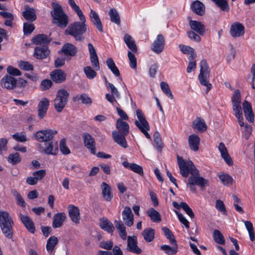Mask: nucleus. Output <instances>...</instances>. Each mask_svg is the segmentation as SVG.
Returning a JSON list of instances; mask_svg holds the SVG:
<instances>
[{"label":"nucleus","mask_w":255,"mask_h":255,"mask_svg":"<svg viewBox=\"0 0 255 255\" xmlns=\"http://www.w3.org/2000/svg\"><path fill=\"white\" fill-rule=\"evenodd\" d=\"M127 134H124L114 130L112 132V136L114 140L121 146L126 148L128 146L125 136Z\"/></svg>","instance_id":"obj_21"},{"label":"nucleus","mask_w":255,"mask_h":255,"mask_svg":"<svg viewBox=\"0 0 255 255\" xmlns=\"http://www.w3.org/2000/svg\"><path fill=\"white\" fill-rule=\"evenodd\" d=\"M12 138L16 141L21 142H24L27 141L26 135L22 132H17L12 135Z\"/></svg>","instance_id":"obj_60"},{"label":"nucleus","mask_w":255,"mask_h":255,"mask_svg":"<svg viewBox=\"0 0 255 255\" xmlns=\"http://www.w3.org/2000/svg\"><path fill=\"white\" fill-rule=\"evenodd\" d=\"M192 127L195 130L203 132L207 130V127L203 119L197 118L193 122Z\"/></svg>","instance_id":"obj_29"},{"label":"nucleus","mask_w":255,"mask_h":255,"mask_svg":"<svg viewBox=\"0 0 255 255\" xmlns=\"http://www.w3.org/2000/svg\"><path fill=\"white\" fill-rule=\"evenodd\" d=\"M20 219L24 225L27 230L31 233H34L35 231V228L32 220L27 215H24L20 214L19 215Z\"/></svg>","instance_id":"obj_23"},{"label":"nucleus","mask_w":255,"mask_h":255,"mask_svg":"<svg viewBox=\"0 0 255 255\" xmlns=\"http://www.w3.org/2000/svg\"><path fill=\"white\" fill-rule=\"evenodd\" d=\"M115 223L116 227L119 231L120 237L124 240H126L127 238V232L124 223L121 221H116Z\"/></svg>","instance_id":"obj_41"},{"label":"nucleus","mask_w":255,"mask_h":255,"mask_svg":"<svg viewBox=\"0 0 255 255\" xmlns=\"http://www.w3.org/2000/svg\"><path fill=\"white\" fill-rule=\"evenodd\" d=\"M244 223L246 228L249 232L250 240L253 242L255 239L253 224L248 221H245Z\"/></svg>","instance_id":"obj_53"},{"label":"nucleus","mask_w":255,"mask_h":255,"mask_svg":"<svg viewBox=\"0 0 255 255\" xmlns=\"http://www.w3.org/2000/svg\"><path fill=\"white\" fill-rule=\"evenodd\" d=\"M66 139L63 138L60 140L59 148L61 152L64 155L68 154L70 153V150L66 145Z\"/></svg>","instance_id":"obj_56"},{"label":"nucleus","mask_w":255,"mask_h":255,"mask_svg":"<svg viewBox=\"0 0 255 255\" xmlns=\"http://www.w3.org/2000/svg\"><path fill=\"white\" fill-rule=\"evenodd\" d=\"M106 63L108 68L111 70V71L115 74L116 76L119 77L120 76V71L112 58H108L106 61Z\"/></svg>","instance_id":"obj_46"},{"label":"nucleus","mask_w":255,"mask_h":255,"mask_svg":"<svg viewBox=\"0 0 255 255\" xmlns=\"http://www.w3.org/2000/svg\"><path fill=\"white\" fill-rule=\"evenodd\" d=\"M66 219L65 213H57L54 215L53 218L52 227L54 228H60L62 226Z\"/></svg>","instance_id":"obj_34"},{"label":"nucleus","mask_w":255,"mask_h":255,"mask_svg":"<svg viewBox=\"0 0 255 255\" xmlns=\"http://www.w3.org/2000/svg\"><path fill=\"white\" fill-rule=\"evenodd\" d=\"M189 25L193 30L200 35H203L205 32V26L200 21L191 20Z\"/></svg>","instance_id":"obj_30"},{"label":"nucleus","mask_w":255,"mask_h":255,"mask_svg":"<svg viewBox=\"0 0 255 255\" xmlns=\"http://www.w3.org/2000/svg\"><path fill=\"white\" fill-rule=\"evenodd\" d=\"M50 51L46 46L36 47L33 53L34 57L37 59H43L48 57Z\"/></svg>","instance_id":"obj_19"},{"label":"nucleus","mask_w":255,"mask_h":255,"mask_svg":"<svg viewBox=\"0 0 255 255\" xmlns=\"http://www.w3.org/2000/svg\"><path fill=\"white\" fill-rule=\"evenodd\" d=\"M116 128L118 129V132L124 134H128L129 133V125L125 122H124L122 119H118L116 123Z\"/></svg>","instance_id":"obj_35"},{"label":"nucleus","mask_w":255,"mask_h":255,"mask_svg":"<svg viewBox=\"0 0 255 255\" xmlns=\"http://www.w3.org/2000/svg\"><path fill=\"white\" fill-rule=\"evenodd\" d=\"M177 163L180 169V172L184 177H187L190 174L188 179L187 184L196 185L204 190L205 186L208 185V181L202 177L200 176L198 170L193 163L190 161H186L182 157L177 156Z\"/></svg>","instance_id":"obj_1"},{"label":"nucleus","mask_w":255,"mask_h":255,"mask_svg":"<svg viewBox=\"0 0 255 255\" xmlns=\"http://www.w3.org/2000/svg\"><path fill=\"white\" fill-rule=\"evenodd\" d=\"M78 16L81 22L77 21L70 24L65 30V33L72 36L76 41H82L85 39L83 34L86 32L87 27L84 14H81Z\"/></svg>","instance_id":"obj_2"},{"label":"nucleus","mask_w":255,"mask_h":255,"mask_svg":"<svg viewBox=\"0 0 255 255\" xmlns=\"http://www.w3.org/2000/svg\"><path fill=\"white\" fill-rule=\"evenodd\" d=\"M200 137L195 134H192L189 136L188 142L190 148L193 151H197L199 149L200 143Z\"/></svg>","instance_id":"obj_33"},{"label":"nucleus","mask_w":255,"mask_h":255,"mask_svg":"<svg viewBox=\"0 0 255 255\" xmlns=\"http://www.w3.org/2000/svg\"><path fill=\"white\" fill-rule=\"evenodd\" d=\"M171 245L173 246L172 247L168 245H163L160 247V249L168 255H175L177 252L178 247L177 243Z\"/></svg>","instance_id":"obj_45"},{"label":"nucleus","mask_w":255,"mask_h":255,"mask_svg":"<svg viewBox=\"0 0 255 255\" xmlns=\"http://www.w3.org/2000/svg\"><path fill=\"white\" fill-rule=\"evenodd\" d=\"M51 79L57 83H61L64 82L66 77V73L61 69H56L50 73Z\"/></svg>","instance_id":"obj_22"},{"label":"nucleus","mask_w":255,"mask_h":255,"mask_svg":"<svg viewBox=\"0 0 255 255\" xmlns=\"http://www.w3.org/2000/svg\"><path fill=\"white\" fill-rule=\"evenodd\" d=\"M91 64L95 70H99L100 67L96 50L91 43L88 44Z\"/></svg>","instance_id":"obj_13"},{"label":"nucleus","mask_w":255,"mask_h":255,"mask_svg":"<svg viewBox=\"0 0 255 255\" xmlns=\"http://www.w3.org/2000/svg\"><path fill=\"white\" fill-rule=\"evenodd\" d=\"M7 160L8 162L13 165L18 164L21 161L20 154L18 152L13 154H10L8 157Z\"/></svg>","instance_id":"obj_52"},{"label":"nucleus","mask_w":255,"mask_h":255,"mask_svg":"<svg viewBox=\"0 0 255 255\" xmlns=\"http://www.w3.org/2000/svg\"><path fill=\"white\" fill-rule=\"evenodd\" d=\"M35 29L33 24L29 22H25L23 24V33L24 35H28L33 32Z\"/></svg>","instance_id":"obj_58"},{"label":"nucleus","mask_w":255,"mask_h":255,"mask_svg":"<svg viewBox=\"0 0 255 255\" xmlns=\"http://www.w3.org/2000/svg\"><path fill=\"white\" fill-rule=\"evenodd\" d=\"M109 15L112 22L118 25L120 24L121 20L120 15L116 9L111 8L109 11Z\"/></svg>","instance_id":"obj_48"},{"label":"nucleus","mask_w":255,"mask_h":255,"mask_svg":"<svg viewBox=\"0 0 255 255\" xmlns=\"http://www.w3.org/2000/svg\"><path fill=\"white\" fill-rule=\"evenodd\" d=\"M244 32L245 27L242 24L239 22H235L231 26L230 34L233 37H240L243 35Z\"/></svg>","instance_id":"obj_18"},{"label":"nucleus","mask_w":255,"mask_h":255,"mask_svg":"<svg viewBox=\"0 0 255 255\" xmlns=\"http://www.w3.org/2000/svg\"><path fill=\"white\" fill-rule=\"evenodd\" d=\"M191 7L193 12L198 15H202L205 12V5L199 0L193 1L191 5Z\"/></svg>","instance_id":"obj_31"},{"label":"nucleus","mask_w":255,"mask_h":255,"mask_svg":"<svg viewBox=\"0 0 255 255\" xmlns=\"http://www.w3.org/2000/svg\"><path fill=\"white\" fill-rule=\"evenodd\" d=\"M84 71L87 77L90 79H92L97 75L95 69L94 70L91 66H86L84 68Z\"/></svg>","instance_id":"obj_55"},{"label":"nucleus","mask_w":255,"mask_h":255,"mask_svg":"<svg viewBox=\"0 0 255 255\" xmlns=\"http://www.w3.org/2000/svg\"><path fill=\"white\" fill-rule=\"evenodd\" d=\"M162 230L164 233V235L169 241L171 244H176V241L175 239L174 236L172 232L167 227H163Z\"/></svg>","instance_id":"obj_49"},{"label":"nucleus","mask_w":255,"mask_h":255,"mask_svg":"<svg viewBox=\"0 0 255 255\" xmlns=\"http://www.w3.org/2000/svg\"><path fill=\"white\" fill-rule=\"evenodd\" d=\"M90 17L93 24L101 32L103 31V25L98 14L93 9H91Z\"/></svg>","instance_id":"obj_36"},{"label":"nucleus","mask_w":255,"mask_h":255,"mask_svg":"<svg viewBox=\"0 0 255 255\" xmlns=\"http://www.w3.org/2000/svg\"><path fill=\"white\" fill-rule=\"evenodd\" d=\"M80 100L83 104H91L92 103L91 99L85 94L77 95L73 98L74 102H79Z\"/></svg>","instance_id":"obj_43"},{"label":"nucleus","mask_w":255,"mask_h":255,"mask_svg":"<svg viewBox=\"0 0 255 255\" xmlns=\"http://www.w3.org/2000/svg\"><path fill=\"white\" fill-rule=\"evenodd\" d=\"M160 86L162 91L166 94V95L170 99H173V96L168 85L164 82H162L160 83Z\"/></svg>","instance_id":"obj_54"},{"label":"nucleus","mask_w":255,"mask_h":255,"mask_svg":"<svg viewBox=\"0 0 255 255\" xmlns=\"http://www.w3.org/2000/svg\"><path fill=\"white\" fill-rule=\"evenodd\" d=\"M241 101L240 92L239 90H236L232 98L233 105H241Z\"/></svg>","instance_id":"obj_59"},{"label":"nucleus","mask_w":255,"mask_h":255,"mask_svg":"<svg viewBox=\"0 0 255 255\" xmlns=\"http://www.w3.org/2000/svg\"><path fill=\"white\" fill-rule=\"evenodd\" d=\"M128 55L129 60L130 66L133 69H135L136 68V58L135 55L130 51L128 52Z\"/></svg>","instance_id":"obj_62"},{"label":"nucleus","mask_w":255,"mask_h":255,"mask_svg":"<svg viewBox=\"0 0 255 255\" xmlns=\"http://www.w3.org/2000/svg\"><path fill=\"white\" fill-rule=\"evenodd\" d=\"M85 146L93 154H96L95 141L94 137L88 133H84L82 136Z\"/></svg>","instance_id":"obj_12"},{"label":"nucleus","mask_w":255,"mask_h":255,"mask_svg":"<svg viewBox=\"0 0 255 255\" xmlns=\"http://www.w3.org/2000/svg\"><path fill=\"white\" fill-rule=\"evenodd\" d=\"M153 139L157 149L161 152L164 146V144L162 141L160 133L157 131L153 134Z\"/></svg>","instance_id":"obj_47"},{"label":"nucleus","mask_w":255,"mask_h":255,"mask_svg":"<svg viewBox=\"0 0 255 255\" xmlns=\"http://www.w3.org/2000/svg\"><path fill=\"white\" fill-rule=\"evenodd\" d=\"M69 93L68 91L62 89L59 90L56 94V97L54 100V108L58 113L62 112L68 102Z\"/></svg>","instance_id":"obj_7"},{"label":"nucleus","mask_w":255,"mask_h":255,"mask_svg":"<svg viewBox=\"0 0 255 255\" xmlns=\"http://www.w3.org/2000/svg\"><path fill=\"white\" fill-rule=\"evenodd\" d=\"M142 235L146 242H150L154 239V231L151 228H146L143 231Z\"/></svg>","instance_id":"obj_44"},{"label":"nucleus","mask_w":255,"mask_h":255,"mask_svg":"<svg viewBox=\"0 0 255 255\" xmlns=\"http://www.w3.org/2000/svg\"><path fill=\"white\" fill-rule=\"evenodd\" d=\"M179 47L180 50L184 54H190V56L188 58L189 60H193L196 57V54L194 52V49L192 47L189 46L184 45L183 44H180Z\"/></svg>","instance_id":"obj_39"},{"label":"nucleus","mask_w":255,"mask_h":255,"mask_svg":"<svg viewBox=\"0 0 255 255\" xmlns=\"http://www.w3.org/2000/svg\"><path fill=\"white\" fill-rule=\"evenodd\" d=\"M100 221V226L102 229L109 233L113 232L115 228L112 222L106 218H103Z\"/></svg>","instance_id":"obj_38"},{"label":"nucleus","mask_w":255,"mask_h":255,"mask_svg":"<svg viewBox=\"0 0 255 255\" xmlns=\"http://www.w3.org/2000/svg\"><path fill=\"white\" fill-rule=\"evenodd\" d=\"M216 208L223 214L226 215L227 211L223 202L220 200H217L216 202Z\"/></svg>","instance_id":"obj_61"},{"label":"nucleus","mask_w":255,"mask_h":255,"mask_svg":"<svg viewBox=\"0 0 255 255\" xmlns=\"http://www.w3.org/2000/svg\"><path fill=\"white\" fill-rule=\"evenodd\" d=\"M214 2L222 10L226 12L229 11L230 6L228 0H216Z\"/></svg>","instance_id":"obj_50"},{"label":"nucleus","mask_w":255,"mask_h":255,"mask_svg":"<svg viewBox=\"0 0 255 255\" xmlns=\"http://www.w3.org/2000/svg\"><path fill=\"white\" fill-rule=\"evenodd\" d=\"M46 175V170L44 169L39 170L34 172L32 175L37 181L41 180Z\"/></svg>","instance_id":"obj_64"},{"label":"nucleus","mask_w":255,"mask_h":255,"mask_svg":"<svg viewBox=\"0 0 255 255\" xmlns=\"http://www.w3.org/2000/svg\"><path fill=\"white\" fill-rule=\"evenodd\" d=\"M58 240L55 236H52L50 237L47 242L46 250L49 253H52L55 248L57 245Z\"/></svg>","instance_id":"obj_42"},{"label":"nucleus","mask_w":255,"mask_h":255,"mask_svg":"<svg viewBox=\"0 0 255 255\" xmlns=\"http://www.w3.org/2000/svg\"><path fill=\"white\" fill-rule=\"evenodd\" d=\"M147 213L150 218L151 220L153 222H160L161 221V216L159 212L153 208H149Z\"/></svg>","instance_id":"obj_40"},{"label":"nucleus","mask_w":255,"mask_h":255,"mask_svg":"<svg viewBox=\"0 0 255 255\" xmlns=\"http://www.w3.org/2000/svg\"><path fill=\"white\" fill-rule=\"evenodd\" d=\"M123 219L125 224L128 227H131L133 224V215L130 208L126 207L122 212Z\"/></svg>","instance_id":"obj_20"},{"label":"nucleus","mask_w":255,"mask_h":255,"mask_svg":"<svg viewBox=\"0 0 255 255\" xmlns=\"http://www.w3.org/2000/svg\"><path fill=\"white\" fill-rule=\"evenodd\" d=\"M49 105V101L46 98H43L38 104V116L39 119H43L46 114L48 107Z\"/></svg>","instance_id":"obj_15"},{"label":"nucleus","mask_w":255,"mask_h":255,"mask_svg":"<svg viewBox=\"0 0 255 255\" xmlns=\"http://www.w3.org/2000/svg\"><path fill=\"white\" fill-rule=\"evenodd\" d=\"M77 51V48L75 45L67 43L63 45L62 49L59 51L58 53L59 54L64 53L65 55L73 57L76 54Z\"/></svg>","instance_id":"obj_17"},{"label":"nucleus","mask_w":255,"mask_h":255,"mask_svg":"<svg viewBox=\"0 0 255 255\" xmlns=\"http://www.w3.org/2000/svg\"><path fill=\"white\" fill-rule=\"evenodd\" d=\"M101 189L102 196L104 200L107 202L111 201L113 195L110 186L106 182H103L101 184Z\"/></svg>","instance_id":"obj_25"},{"label":"nucleus","mask_w":255,"mask_h":255,"mask_svg":"<svg viewBox=\"0 0 255 255\" xmlns=\"http://www.w3.org/2000/svg\"><path fill=\"white\" fill-rule=\"evenodd\" d=\"M57 133L56 130L47 129L38 131L34 134V136L39 142L45 143L52 140Z\"/></svg>","instance_id":"obj_9"},{"label":"nucleus","mask_w":255,"mask_h":255,"mask_svg":"<svg viewBox=\"0 0 255 255\" xmlns=\"http://www.w3.org/2000/svg\"><path fill=\"white\" fill-rule=\"evenodd\" d=\"M18 66L21 69L25 71H32L33 70V66L32 65L27 61H19Z\"/></svg>","instance_id":"obj_57"},{"label":"nucleus","mask_w":255,"mask_h":255,"mask_svg":"<svg viewBox=\"0 0 255 255\" xmlns=\"http://www.w3.org/2000/svg\"><path fill=\"white\" fill-rule=\"evenodd\" d=\"M136 114L138 120L135 121V126L147 138L151 139V136L147 132L150 129V126L144 115L140 109H137L136 111Z\"/></svg>","instance_id":"obj_6"},{"label":"nucleus","mask_w":255,"mask_h":255,"mask_svg":"<svg viewBox=\"0 0 255 255\" xmlns=\"http://www.w3.org/2000/svg\"><path fill=\"white\" fill-rule=\"evenodd\" d=\"M68 209L69 216L71 220L76 224H78L80 219L79 209L73 205L69 206Z\"/></svg>","instance_id":"obj_26"},{"label":"nucleus","mask_w":255,"mask_h":255,"mask_svg":"<svg viewBox=\"0 0 255 255\" xmlns=\"http://www.w3.org/2000/svg\"><path fill=\"white\" fill-rule=\"evenodd\" d=\"M213 238L217 243L220 245H224L225 244L224 237L219 231L217 230L214 231Z\"/></svg>","instance_id":"obj_51"},{"label":"nucleus","mask_w":255,"mask_h":255,"mask_svg":"<svg viewBox=\"0 0 255 255\" xmlns=\"http://www.w3.org/2000/svg\"><path fill=\"white\" fill-rule=\"evenodd\" d=\"M127 250L128 252L139 254L141 253V250L137 246L136 237L135 236H128L127 239Z\"/></svg>","instance_id":"obj_11"},{"label":"nucleus","mask_w":255,"mask_h":255,"mask_svg":"<svg viewBox=\"0 0 255 255\" xmlns=\"http://www.w3.org/2000/svg\"><path fill=\"white\" fill-rule=\"evenodd\" d=\"M53 10L51 14L53 17L52 22L59 27L65 28L68 23V17L64 13L62 6L57 3L52 4Z\"/></svg>","instance_id":"obj_3"},{"label":"nucleus","mask_w":255,"mask_h":255,"mask_svg":"<svg viewBox=\"0 0 255 255\" xmlns=\"http://www.w3.org/2000/svg\"><path fill=\"white\" fill-rule=\"evenodd\" d=\"M219 179L224 185L231 184L232 183V178L226 174H222L219 175Z\"/></svg>","instance_id":"obj_63"},{"label":"nucleus","mask_w":255,"mask_h":255,"mask_svg":"<svg viewBox=\"0 0 255 255\" xmlns=\"http://www.w3.org/2000/svg\"><path fill=\"white\" fill-rule=\"evenodd\" d=\"M12 220L7 212L4 211L0 212V226L3 233L9 239L12 237Z\"/></svg>","instance_id":"obj_4"},{"label":"nucleus","mask_w":255,"mask_h":255,"mask_svg":"<svg viewBox=\"0 0 255 255\" xmlns=\"http://www.w3.org/2000/svg\"><path fill=\"white\" fill-rule=\"evenodd\" d=\"M108 86L111 89L112 94H107L106 95V98L109 102L113 105L115 102H117L115 97L119 98L120 97V93L113 84L109 83Z\"/></svg>","instance_id":"obj_27"},{"label":"nucleus","mask_w":255,"mask_h":255,"mask_svg":"<svg viewBox=\"0 0 255 255\" xmlns=\"http://www.w3.org/2000/svg\"><path fill=\"white\" fill-rule=\"evenodd\" d=\"M210 70L206 60L203 59L200 62V72L198 78L201 85L207 87L206 93L212 88L211 84L209 83Z\"/></svg>","instance_id":"obj_5"},{"label":"nucleus","mask_w":255,"mask_h":255,"mask_svg":"<svg viewBox=\"0 0 255 255\" xmlns=\"http://www.w3.org/2000/svg\"><path fill=\"white\" fill-rule=\"evenodd\" d=\"M218 149L220 151L222 157L224 159L226 163L231 166L233 164V161L229 155L228 150L223 142L219 143Z\"/></svg>","instance_id":"obj_24"},{"label":"nucleus","mask_w":255,"mask_h":255,"mask_svg":"<svg viewBox=\"0 0 255 255\" xmlns=\"http://www.w3.org/2000/svg\"><path fill=\"white\" fill-rule=\"evenodd\" d=\"M24 19L29 22H33L36 19V11L34 8L29 6L28 5L24 6V10L22 12Z\"/></svg>","instance_id":"obj_16"},{"label":"nucleus","mask_w":255,"mask_h":255,"mask_svg":"<svg viewBox=\"0 0 255 255\" xmlns=\"http://www.w3.org/2000/svg\"><path fill=\"white\" fill-rule=\"evenodd\" d=\"M124 40L127 46L132 52L135 53L137 52V49L135 41L130 35L126 34Z\"/></svg>","instance_id":"obj_37"},{"label":"nucleus","mask_w":255,"mask_h":255,"mask_svg":"<svg viewBox=\"0 0 255 255\" xmlns=\"http://www.w3.org/2000/svg\"><path fill=\"white\" fill-rule=\"evenodd\" d=\"M31 41L36 45L46 46L50 42V39L47 35L43 34H40L32 38Z\"/></svg>","instance_id":"obj_28"},{"label":"nucleus","mask_w":255,"mask_h":255,"mask_svg":"<svg viewBox=\"0 0 255 255\" xmlns=\"http://www.w3.org/2000/svg\"><path fill=\"white\" fill-rule=\"evenodd\" d=\"M16 82L17 81L15 78L10 75H6L1 79L0 85L3 88L11 90L16 87Z\"/></svg>","instance_id":"obj_14"},{"label":"nucleus","mask_w":255,"mask_h":255,"mask_svg":"<svg viewBox=\"0 0 255 255\" xmlns=\"http://www.w3.org/2000/svg\"><path fill=\"white\" fill-rule=\"evenodd\" d=\"M38 147L40 152L48 155H56L58 152L57 142L53 139L43 143H39Z\"/></svg>","instance_id":"obj_8"},{"label":"nucleus","mask_w":255,"mask_h":255,"mask_svg":"<svg viewBox=\"0 0 255 255\" xmlns=\"http://www.w3.org/2000/svg\"><path fill=\"white\" fill-rule=\"evenodd\" d=\"M123 165L125 168H129L140 176H143V168L140 165L134 163H129L128 161H124Z\"/></svg>","instance_id":"obj_32"},{"label":"nucleus","mask_w":255,"mask_h":255,"mask_svg":"<svg viewBox=\"0 0 255 255\" xmlns=\"http://www.w3.org/2000/svg\"><path fill=\"white\" fill-rule=\"evenodd\" d=\"M165 44L164 36L162 34H158L151 46V49L155 53L159 54L163 51Z\"/></svg>","instance_id":"obj_10"}]
</instances>
